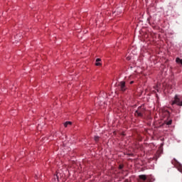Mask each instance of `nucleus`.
Returning <instances> with one entry per match:
<instances>
[{
	"instance_id": "nucleus-18",
	"label": "nucleus",
	"mask_w": 182,
	"mask_h": 182,
	"mask_svg": "<svg viewBox=\"0 0 182 182\" xmlns=\"http://www.w3.org/2000/svg\"><path fill=\"white\" fill-rule=\"evenodd\" d=\"M36 178H38V176L36 175Z\"/></svg>"
},
{
	"instance_id": "nucleus-2",
	"label": "nucleus",
	"mask_w": 182,
	"mask_h": 182,
	"mask_svg": "<svg viewBox=\"0 0 182 182\" xmlns=\"http://www.w3.org/2000/svg\"><path fill=\"white\" fill-rule=\"evenodd\" d=\"M146 113V109L143 107H139L137 110L135 112V116L138 117H144Z\"/></svg>"
},
{
	"instance_id": "nucleus-7",
	"label": "nucleus",
	"mask_w": 182,
	"mask_h": 182,
	"mask_svg": "<svg viewBox=\"0 0 182 182\" xmlns=\"http://www.w3.org/2000/svg\"><path fill=\"white\" fill-rule=\"evenodd\" d=\"M174 160H175V161H176V163H178V171L182 173V165L180 163H178L177 161V160H176V159H174Z\"/></svg>"
},
{
	"instance_id": "nucleus-3",
	"label": "nucleus",
	"mask_w": 182,
	"mask_h": 182,
	"mask_svg": "<svg viewBox=\"0 0 182 182\" xmlns=\"http://www.w3.org/2000/svg\"><path fill=\"white\" fill-rule=\"evenodd\" d=\"M171 105H177L178 106H182V101L180 100V98H178V95H175L174 100L172 101Z\"/></svg>"
},
{
	"instance_id": "nucleus-4",
	"label": "nucleus",
	"mask_w": 182,
	"mask_h": 182,
	"mask_svg": "<svg viewBox=\"0 0 182 182\" xmlns=\"http://www.w3.org/2000/svg\"><path fill=\"white\" fill-rule=\"evenodd\" d=\"M139 179L141 182H151V181L147 178V176L146 175L139 176Z\"/></svg>"
},
{
	"instance_id": "nucleus-17",
	"label": "nucleus",
	"mask_w": 182,
	"mask_h": 182,
	"mask_svg": "<svg viewBox=\"0 0 182 182\" xmlns=\"http://www.w3.org/2000/svg\"><path fill=\"white\" fill-rule=\"evenodd\" d=\"M125 182H129V179H126V180H125Z\"/></svg>"
},
{
	"instance_id": "nucleus-1",
	"label": "nucleus",
	"mask_w": 182,
	"mask_h": 182,
	"mask_svg": "<svg viewBox=\"0 0 182 182\" xmlns=\"http://www.w3.org/2000/svg\"><path fill=\"white\" fill-rule=\"evenodd\" d=\"M164 116H166L167 119L160 125V127L167 128V126H171V124L173 123V119H170V112L168 110H165L164 112Z\"/></svg>"
},
{
	"instance_id": "nucleus-5",
	"label": "nucleus",
	"mask_w": 182,
	"mask_h": 182,
	"mask_svg": "<svg viewBox=\"0 0 182 182\" xmlns=\"http://www.w3.org/2000/svg\"><path fill=\"white\" fill-rule=\"evenodd\" d=\"M118 86H120V90H122V92L126 91V82L124 81L121 82Z\"/></svg>"
},
{
	"instance_id": "nucleus-14",
	"label": "nucleus",
	"mask_w": 182,
	"mask_h": 182,
	"mask_svg": "<svg viewBox=\"0 0 182 182\" xmlns=\"http://www.w3.org/2000/svg\"><path fill=\"white\" fill-rule=\"evenodd\" d=\"M132 60V57L130 56L127 57V60Z\"/></svg>"
},
{
	"instance_id": "nucleus-16",
	"label": "nucleus",
	"mask_w": 182,
	"mask_h": 182,
	"mask_svg": "<svg viewBox=\"0 0 182 182\" xmlns=\"http://www.w3.org/2000/svg\"><path fill=\"white\" fill-rule=\"evenodd\" d=\"M128 156H133V154H129Z\"/></svg>"
},
{
	"instance_id": "nucleus-11",
	"label": "nucleus",
	"mask_w": 182,
	"mask_h": 182,
	"mask_svg": "<svg viewBox=\"0 0 182 182\" xmlns=\"http://www.w3.org/2000/svg\"><path fill=\"white\" fill-rule=\"evenodd\" d=\"M100 139V136H94L95 141H96L97 143V141H99Z\"/></svg>"
},
{
	"instance_id": "nucleus-6",
	"label": "nucleus",
	"mask_w": 182,
	"mask_h": 182,
	"mask_svg": "<svg viewBox=\"0 0 182 182\" xmlns=\"http://www.w3.org/2000/svg\"><path fill=\"white\" fill-rule=\"evenodd\" d=\"M99 62H102V59L100 58H97L96 59V63H95V66H102V64Z\"/></svg>"
},
{
	"instance_id": "nucleus-12",
	"label": "nucleus",
	"mask_w": 182,
	"mask_h": 182,
	"mask_svg": "<svg viewBox=\"0 0 182 182\" xmlns=\"http://www.w3.org/2000/svg\"><path fill=\"white\" fill-rule=\"evenodd\" d=\"M159 157H160V154H156L154 156V160H157V159H159Z\"/></svg>"
},
{
	"instance_id": "nucleus-13",
	"label": "nucleus",
	"mask_w": 182,
	"mask_h": 182,
	"mask_svg": "<svg viewBox=\"0 0 182 182\" xmlns=\"http://www.w3.org/2000/svg\"><path fill=\"white\" fill-rule=\"evenodd\" d=\"M123 167H124V166L122 164H120V165L119 166V170H122Z\"/></svg>"
},
{
	"instance_id": "nucleus-10",
	"label": "nucleus",
	"mask_w": 182,
	"mask_h": 182,
	"mask_svg": "<svg viewBox=\"0 0 182 182\" xmlns=\"http://www.w3.org/2000/svg\"><path fill=\"white\" fill-rule=\"evenodd\" d=\"M72 125V122H69V121H68V122H65L64 123V126H65V127H68V125Z\"/></svg>"
},
{
	"instance_id": "nucleus-8",
	"label": "nucleus",
	"mask_w": 182,
	"mask_h": 182,
	"mask_svg": "<svg viewBox=\"0 0 182 182\" xmlns=\"http://www.w3.org/2000/svg\"><path fill=\"white\" fill-rule=\"evenodd\" d=\"M176 63H178V65H182V59H181L180 58H176Z\"/></svg>"
},
{
	"instance_id": "nucleus-15",
	"label": "nucleus",
	"mask_w": 182,
	"mask_h": 182,
	"mask_svg": "<svg viewBox=\"0 0 182 182\" xmlns=\"http://www.w3.org/2000/svg\"><path fill=\"white\" fill-rule=\"evenodd\" d=\"M134 83V81H131L130 85H133Z\"/></svg>"
},
{
	"instance_id": "nucleus-9",
	"label": "nucleus",
	"mask_w": 182,
	"mask_h": 182,
	"mask_svg": "<svg viewBox=\"0 0 182 182\" xmlns=\"http://www.w3.org/2000/svg\"><path fill=\"white\" fill-rule=\"evenodd\" d=\"M54 180L59 181V173H57L56 175H54Z\"/></svg>"
}]
</instances>
